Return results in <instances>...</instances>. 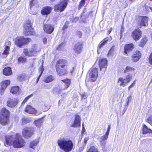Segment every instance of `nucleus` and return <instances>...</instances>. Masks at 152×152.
Masks as SVG:
<instances>
[{"instance_id":"f257e3e1","label":"nucleus","mask_w":152,"mask_h":152,"mask_svg":"<svg viewBox=\"0 0 152 152\" xmlns=\"http://www.w3.org/2000/svg\"><path fill=\"white\" fill-rule=\"evenodd\" d=\"M57 143L60 148L65 152H69L73 148L72 141L64 138H60L57 141Z\"/></svg>"},{"instance_id":"f03ea898","label":"nucleus","mask_w":152,"mask_h":152,"mask_svg":"<svg viewBox=\"0 0 152 152\" xmlns=\"http://www.w3.org/2000/svg\"><path fill=\"white\" fill-rule=\"evenodd\" d=\"M57 64L56 69L58 74L60 76L66 75L68 73L66 61L60 59L58 61Z\"/></svg>"},{"instance_id":"7ed1b4c3","label":"nucleus","mask_w":152,"mask_h":152,"mask_svg":"<svg viewBox=\"0 0 152 152\" xmlns=\"http://www.w3.org/2000/svg\"><path fill=\"white\" fill-rule=\"evenodd\" d=\"M32 25L30 21L28 20L26 22L24 25V29L23 31L24 34L26 36L34 35L35 33L32 27Z\"/></svg>"},{"instance_id":"20e7f679","label":"nucleus","mask_w":152,"mask_h":152,"mask_svg":"<svg viewBox=\"0 0 152 152\" xmlns=\"http://www.w3.org/2000/svg\"><path fill=\"white\" fill-rule=\"evenodd\" d=\"M25 141L21 136L18 134H16L13 141V146L15 148H21L24 145Z\"/></svg>"},{"instance_id":"39448f33","label":"nucleus","mask_w":152,"mask_h":152,"mask_svg":"<svg viewBox=\"0 0 152 152\" xmlns=\"http://www.w3.org/2000/svg\"><path fill=\"white\" fill-rule=\"evenodd\" d=\"M69 0H61L60 3L54 7L55 11L61 12L64 10L66 7Z\"/></svg>"},{"instance_id":"423d86ee","label":"nucleus","mask_w":152,"mask_h":152,"mask_svg":"<svg viewBox=\"0 0 152 152\" xmlns=\"http://www.w3.org/2000/svg\"><path fill=\"white\" fill-rule=\"evenodd\" d=\"M98 75V69L96 68L91 69L88 72L89 80L94 82L96 80Z\"/></svg>"},{"instance_id":"0eeeda50","label":"nucleus","mask_w":152,"mask_h":152,"mask_svg":"<svg viewBox=\"0 0 152 152\" xmlns=\"http://www.w3.org/2000/svg\"><path fill=\"white\" fill-rule=\"evenodd\" d=\"M34 129L31 127H26L24 128L22 130V135L26 138L31 137L34 134Z\"/></svg>"},{"instance_id":"6e6552de","label":"nucleus","mask_w":152,"mask_h":152,"mask_svg":"<svg viewBox=\"0 0 152 152\" xmlns=\"http://www.w3.org/2000/svg\"><path fill=\"white\" fill-rule=\"evenodd\" d=\"M40 50V48H38L37 46L35 45L29 50L26 49H24L23 52L25 55L28 56H31L34 55L36 53L39 52Z\"/></svg>"},{"instance_id":"1a4fd4ad","label":"nucleus","mask_w":152,"mask_h":152,"mask_svg":"<svg viewBox=\"0 0 152 152\" xmlns=\"http://www.w3.org/2000/svg\"><path fill=\"white\" fill-rule=\"evenodd\" d=\"M132 78V75L129 74L126 76V78L124 79L122 77L119 78L118 80V82L120 86L124 87L130 82Z\"/></svg>"},{"instance_id":"9d476101","label":"nucleus","mask_w":152,"mask_h":152,"mask_svg":"<svg viewBox=\"0 0 152 152\" xmlns=\"http://www.w3.org/2000/svg\"><path fill=\"white\" fill-rule=\"evenodd\" d=\"M30 39L24 38L23 37H18L15 39V44L18 46L20 47L25 44L31 41Z\"/></svg>"},{"instance_id":"9b49d317","label":"nucleus","mask_w":152,"mask_h":152,"mask_svg":"<svg viewBox=\"0 0 152 152\" xmlns=\"http://www.w3.org/2000/svg\"><path fill=\"white\" fill-rule=\"evenodd\" d=\"M25 111L28 113L34 114L37 115H40L42 113L41 111L37 110L31 106L28 105L25 108Z\"/></svg>"},{"instance_id":"f8f14e48","label":"nucleus","mask_w":152,"mask_h":152,"mask_svg":"<svg viewBox=\"0 0 152 152\" xmlns=\"http://www.w3.org/2000/svg\"><path fill=\"white\" fill-rule=\"evenodd\" d=\"M107 60L106 58H100L99 60V65L101 71L104 72L106 70L107 66Z\"/></svg>"},{"instance_id":"ddd939ff","label":"nucleus","mask_w":152,"mask_h":152,"mask_svg":"<svg viewBox=\"0 0 152 152\" xmlns=\"http://www.w3.org/2000/svg\"><path fill=\"white\" fill-rule=\"evenodd\" d=\"M18 102V100L16 98H10L7 101V106L10 107H15Z\"/></svg>"},{"instance_id":"4468645a","label":"nucleus","mask_w":152,"mask_h":152,"mask_svg":"<svg viewBox=\"0 0 152 152\" xmlns=\"http://www.w3.org/2000/svg\"><path fill=\"white\" fill-rule=\"evenodd\" d=\"M63 82L60 86V90H64L67 88L71 84V80L69 79H66L62 80Z\"/></svg>"},{"instance_id":"2eb2a0df","label":"nucleus","mask_w":152,"mask_h":152,"mask_svg":"<svg viewBox=\"0 0 152 152\" xmlns=\"http://www.w3.org/2000/svg\"><path fill=\"white\" fill-rule=\"evenodd\" d=\"M43 30L46 33L51 34L53 31L54 27L53 25L48 24H43Z\"/></svg>"},{"instance_id":"dca6fc26","label":"nucleus","mask_w":152,"mask_h":152,"mask_svg":"<svg viewBox=\"0 0 152 152\" xmlns=\"http://www.w3.org/2000/svg\"><path fill=\"white\" fill-rule=\"evenodd\" d=\"M108 138V136L105 134L98 137L97 139L99 142V144L102 148L105 147Z\"/></svg>"},{"instance_id":"f3484780","label":"nucleus","mask_w":152,"mask_h":152,"mask_svg":"<svg viewBox=\"0 0 152 152\" xmlns=\"http://www.w3.org/2000/svg\"><path fill=\"white\" fill-rule=\"evenodd\" d=\"M148 18L146 16L142 17L139 20L138 23L140 27L146 26L148 25Z\"/></svg>"},{"instance_id":"a211bd4d","label":"nucleus","mask_w":152,"mask_h":152,"mask_svg":"<svg viewBox=\"0 0 152 152\" xmlns=\"http://www.w3.org/2000/svg\"><path fill=\"white\" fill-rule=\"evenodd\" d=\"M141 36V32L139 29H135L132 33V37L135 41L139 40Z\"/></svg>"},{"instance_id":"6ab92c4d","label":"nucleus","mask_w":152,"mask_h":152,"mask_svg":"<svg viewBox=\"0 0 152 152\" xmlns=\"http://www.w3.org/2000/svg\"><path fill=\"white\" fill-rule=\"evenodd\" d=\"M81 118L78 115H75V121L71 125V126L73 127H77L80 126Z\"/></svg>"},{"instance_id":"aec40b11","label":"nucleus","mask_w":152,"mask_h":152,"mask_svg":"<svg viewBox=\"0 0 152 152\" xmlns=\"http://www.w3.org/2000/svg\"><path fill=\"white\" fill-rule=\"evenodd\" d=\"M83 43L81 42H79L76 44L73 48L75 53L77 54L81 53L83 48Z\"/></svg>"},{"instance_id":"412c9836","label":"nucleus","mask_w":152,"mask_h":152,"mask_svg":"<svg viewBox=\"0 0 152 152\" xmlns=\"http://www.w3.org/2000/svg\"><path fill=\"white\" fill-rule=\"evenodd\" d=\"M14 137L12 136H7L5 137V142L4 145L6 146L11 145H13V141Z\"/></svg>"},{"instance_id":"4be33fe9","label":"nucleus","mask_w":152,"mask_h":152,"mask_svg":"<svg viewBox=\"0 0 152 152\" xmlns=\"http://www.w3.org/2000/svg\"><path fill=\"white\" fill-rule=\"evenodd\" d=\"M10 112L5 107L2 108L0 112V117H9Z\"/></svg>"},{"instance_id":"5701e85b","label":"nucleus","mask_w":152,"mask_h":152,"mask_svg":"<svg viewBox=\"0 0 152 152\" xmlns=\"http://www.w3.org/2000/svg\"><path fill=\"white\" fill-rule=\"evenodd\" d=\"M0 122L1 124L3 125H7L10 123L9 117H0Z\"/></svg>"},{"instance_id":"b1692460","label":"nucleus","mask_w":152,"mask_h":152,"mask_svg":"<svg viewBox=\"0 0 152 152\" xmlns=\"http://www.w3.org/2000/svg\"><path fill=\"white\" fill-rule=\"evenodd\" d=\"M141 56V54L139 51H137L133 55L132 60L134 62L138 61Z\"/></svg>"},{"instance_id":"393cba45","label":"nucleus","mask_w":152,"mask_h":152,"mask_svg":"<svg viewBox=\"0 0 152 152\" xmlns=\"http://www.w3.org/2000/svg\"><path fill=\"white\" fill-rule=\"evenodd\" d=\"M52 8L50 7H46L41 10V13L43 15H48L50 13Z\"/></svg>"},{"instance_id":"a878e982","label":"nucleus","mask_w":152,"mask_h":152,"mask_svg":"<svg viewBox=\"0 0 152 152\" xmlns=\"http://www.w3.org/2000/svg\"><path fill=\"white\" fill-rule=\"evenodd\" d=\"M134 48V45L132 44H129L125 45L124 48V53L126 54L130 51L132 50Z\"/></svg>"},{"instance_id":"bb28decb","label":"nucleus","mask_w":152,"mask_h":152,"mask_svg":"<svg viewBox=\"0 0 152 152\" xmlns=\"http://www.w3.org/2000/svg\"><path fill=\"white\" fill-rule=\"evenodd\" d=\"M3 73L5 75H11L12 73L11 68L9 67L5 68L3 70Z\"/></svg>"},{"instance_id":"cd10ccee","label":"nucleus","mask_w":152,"mask_h":152,"mask_svg":"<svg viewBox=\"0 0 152 152\" xmlns=\"http://www.w3.org/2000/svg\"><path fill=\"white\" fill-rule=\"evenodd\" d=\"M108 40V38H106L99 44L98 46V53L99 51H100V49L107 42Z\"/></svg>"},{"instance_id":"c85d7f7f","label":"nucleus","mask_w":152,"mask_h":152,"mask_svg":"<svg viewBox=\"0 0 152 152\" xmlns=\"http://www.w3.org/2000/svg\"><path fill=\"white\" fill-rule=\"evenodd\" d=\"M142 133L144 134L147 133H152V130L148 128L144 124L143 127Z\"/></svg>"},{"instance_id":"c756f323","label":"nucleus","mask_w":152,"mask_h":152,"mask_svg":"<svg viewBox=\"0 0 152 152\" xmlns=\"http://www.w3.org/2000/svg\"><path fill=\"white\" fill-rule=\"evenodd\" d=\"M10 92L14 94H19L20 91L18 86H15L12 87L10 90Z\"/></svg>"},{"instance_id":"7c9ffc66","label":"nucleus","mask_w":152,"mask_h":152,"mask_svg":"<svg viewBox=\"0 0 152 152\" xmlns=\"http://www.w3.org/2000/svg\"><path fill=\"white\" fill-rule=\"evenodd\" d=\"M54 80L53 77L52 75H50L43 78V81L46 83L50 82Z\"/></svg>"},{"instance_id":"2f4dec72","label":"nucleus","mask_w":152,"mask_h":152,"mask_svg":"<svg viewBox=\"0 0 152 152\" xmlns=\"http://www.w3.org/2000/svg\"><path fill=\"white\" fill-rule=\"evenodd\" d=\"M43 118H42L41 119L34 121V123L37 126L39 127L41 126L43 122Z\"/></svg>"},{"instance_id":"473e14b6","label":"nucleus","mask_w":152,"mask_h":152,"mask_svg":"<svg viewBox=\"0 0 152 152\" xmlns=\"http://www.w3.org/2000/svg\"><path fill=\"white\" fill-rule=\"evenodd\" d=\"M10 83V81L9 80H6L3 81L1 82V87H4L6 88Z\"/></svg>"},{"instance_id":"72a5a7b5","label":"nucleus","mask_w":152,"mask_h":152,"mask_svg":"<svg viewBox=\"0 0 152 152\" xmlns=\"http://www.w3.org/2000/svg\"><path fill=\"white\" fill-rule=\"evenodd\" d=\"M38 142V141L37 140L32 141L30 143V147L33 149H34L37 145Z\"/></svg>"},{"instance_id":"f704fd0d","label":"nucleus","mask_w":152,"mask_h":152,"mask_svg":"<svg viewBox=\"0 0 152 152\" xmlns=\"http://www.w3.org/2000/svg\"><path fill=\"white\" fill-rule=\"evenodd\" d=\"M39 73H40V74L37 79V82H36L37 83H38V81L40 78V77H41L42 74V73L44 71V69L43 66H41L39 68Z\"/></svg>"},{"instance_id":"c9c22d12","label":"nucleus","mask_w":152,"mask_h":152,"mask_svg":"<svg viewBox=\"0 0 152 152\" xmlns=\"http://www.w3.org/2000/svg\"><path fill=\"white\" fill-rule=\"evenodd\" d=\"M39 73H40V74L37 79V82H36L37 83H38V81L40 78V77H41L42 74V73L44 71V69L43 66H41L39 68Z\"/></svg>"},{"instance_id":"e433bc0d","label":"nucleus","mask_w":152,"mask_h":152,"mask_svg":"<svg viewBox=\"0 0 152 152\" xmlns=\"http://www.w3.org/2000/svg\"><path fill=\"white\" fill-rule=\"evenodd\" d=\"M134 69L132 67L127 66L125 70H124V73H126L128 72H131L134 71Z\"/></svg>"},{"instance_id":"4c0bfd02","label":"nucleus","mask_w":152,"mask_h":152,"mask_svg":"<svg viewBox=\"0 0 152 152\" xmlns=\"http://www.w3.org/2000/svg\"><path fill=\"white\" fill-rule=\"evenodd\" d=\"M26 76L25 74H20L18 77V79L21 81H23L25 80Z\"/></svg>"},{"instance_id":"58836bf2","label":"nucleus","mask_w":152,"mask_h":152,"mask_svg":"<svg viewBox=\"0 0 152 152\" xmlns=\"http://www.w3.org/2000/svg\"><path fill=\"white\" fill-rule=\"evenodd\" d=\"M147 41V39L146 37L143 38L141 41L140 46L142 47H143L146 43Z\"/></svg>"},{"instance_id":"ea45409f","label":"nucleus","mask_w":152,"mask_h":152,"mask_svg":"<svg viewBox=\"0 0 152 152\" xmlns=\"http://www.w3.org/2000/svg\"><path fill=\"white\" fill-rule=\"evenodd\" d=\"M22 120V124H23L29 123L31 121V120L29 118H23Z\"/></svg>"},{"instance_id":"a19ab883","label":"nucleus","mask_w":152,"mask_h":152,"mask_svg":"<svg viewBox=\"0 0 152 152\" xmlns=\"http://www.w3.org/2000/svg\"><path fill=\"white\" fill-rule=\"evenodd\" d=\"M87 152H98L97 149L94 146H91Z\"/></svg>"},{"instance_id":"79ce46f5","label":"nucleus","mask_w":152,"mask_h":152,"mask_svg":"<svg viewBox=\"0 0 152 152\" xmlns=\"http://www.w3.org/2000/svg\"><path fill=\"white\" fill-rule=\"evenodd\" d=\"M18 61L19 63L20 62H24L26 61V58L24 57H20L18 58Z\"/></svg>"},{"instance_id":"37998d69","label":"nucleus","mask_w":152,"mask_h":152,"mask_svg":"<svg viewBox=\"0 0 152 152\" xmlns=\"http://www.w3.org/2000/svg\"><path fill=\"white\" fill-rule=\"evenodd\" d=\"M85 0H82L79 5L78 9L79 10L82 7H83L85 4Z\"/></svg>"},{"instance_id":"c03bdc74","label":"nucleus","mask_w":152,"mask_h":152,"mask_svg":"<svg viewBox=\"0 0 152 152\" xmlns=\"http://www.w3.org/2000/svg\"><path fill=\"white\" fill-rule=\"evenodd\" d=\"M10 50V49L8 48H5V49L4 51L3 52L2 54L3 55H5L7 56L8 55L9 53V51Z\"/></svg>"},{"instance_id":"a18cd8bd","label":"nucleus","mask_w":152,"mask_h":152,"mask_svg":"<svg viewBox=\"0 0 152 152\" xmlns=\"http://www.w3.org/2000/svg\"><path fill=\"white\" fill-rule=\"evenodd\" d=\"M11 45V42L10 41H7L5 42V48H8L10 49Z\"/></svg>"},{"instance_id":"49530a36","label":"nucleus","mask_w":152,"mask_h":152,"mask_svg":"<svg viewBox=\"0 0 152 152\" xmlns=\"http://www.w3.org/2000/svg\"><path fill=\"white\" fill-rule=\"evenodd\" d=\"M64 46V43H61L57 48V50H61Z\"/></svg>"},{"instance_id":"de8ad7c7","label":"nucleus","mask_w":152,"mask_h":152,"mask_svg":"<svg viewBox=\"0 0 152 152\" xmlns=\"http://www.w3.org/2000/svg\"><path fill=\"white\" fill-rule=\"evenodd\" d=\"M147 122L152 126V115L148 118Z\"/></svg>"},{"instance_id":"09e8293b","label":"nucleus","mask_w":152,"mask_h":152,"mask_svg":"<svg viewBox=\"0 0 152 152\" xmlns=\"http://www.w3.org/2000/svg\"><path fill=\"white\" fill-rule=\"evenodd\" d=\"M33 95L32 94H31V95L28 96L27 97H26L23 100L22 103H25L27 100L29 99Z\"/></svg>"},{"instance_id":"8fccbe9b","label":"nucleus","mask_w":152,"mask_h":152,"mask_svg":"<svg viewBox=\"0 0 152 152\" xmlns=\"http://www.w3.org/2000/svg\"><path fill=\"white\" fill-rule=\"evenodd\" d=\"M36 2V0H32L31 1L30 3V6L31 8L32 7V6L34 5V4Z\"/></svg>"},{"instance_id":"3c124183","label":"nucleus","mask_w":152,"mask_h":152,"mask_svg":"<svg viewBox=\"0 0 152 152\" xmlns=\"http://www.w3.org/2000/svg\"><path fill=\"white\" fill-rule=\"evenodd\" d=\"M110 129V125H108V128L107 129V131L106 132L105 134V135L108 136Z\"/></svg>"},{"instance_id":"603ef678","label":"nucleus","mask_w":152,"mask_h":152,"mask_svg":"<svg viewBox=\"0 0 152 152\" xmlns=\"http://www.w3.org/2000/svg\"><path fill=\"white\" fill-rule=\"evenodd\" d=\"M5 89L6 88L4 87H1V88H0V93L1 95H3L4 91Z\"/></svg>"},{"instance_id":"864d4df0","label":"nucleus","mask_w":152,"mask_h":152,"mask_svg":"<svg viewBox=\"0 0 152 152\" xmlns=\"http://www.w3.org/2000/svg\"><path fill=\"white\" fill-rule=\"evenodd\" d=\"M149 62L150 63L152 64V53L151 54L149 58Z\"/></svg>"},{"instance_id":"5fc2aeb1","label":"nucleus","mask_w":152,"mask_h":152,"mask_svg":"<svg viewBox=\"0 0 152 152\" xmlns=\"http://www.w3.org/2000/svg\"><path fill=\"white\" fill-rule=\"evenodd\" d=\"M68 22H66L63 26V30H65V29L67 28L68 27Z\"/></svg>"},{"instance_id":"6e6d98bb","label":"nucleus","mask_w":152,"mask_h":152,"mask_svg":"<svg viewBox=\"0 0 152 152\" xmlns=\"http://www.w3.org/2000/svg\"><path fill=\"white\" fill-rule=\"evenodd\" d=\"M78 18L77 17H75L73 19V20H71V21L72 22H76L78 21Z\"/></svg>"},{"instance_id":"4d7b16f0","label":"nucleus","mask_w":152,"mask_h":152,"mask_svg":"<svg viewBox=\"0 0 152 152\" xmlns=\"http://www.w3.org/2000/svg\"><path fill=\"white\" fill-rule=\"evenodd\" d=\"M131 99H132V96H130L127 97V99L126 100V101L127 102V105H129V102L131 100Z\"/></svg>"},{"instance_id":"13d9d810","label":"nucleus","mask_w":152,"mask_h":152,"mask_svg":"<svg viewBox=\"0 0 152 152\" xmlns=\"http://www.w3.org/2000/svg\"><path fill=\"white\" fill-rule=\"evenodd\" d=\"M77 35L80 38L82 35V33L80 31H78L77 33Z\"/></svg>"},{"instance_id":"bf43d9fd","label":"nucleus","mask_w":152,"mask_h":152,"mask_svg":"<svg viewBox=\"0 0 152 152\" xmlns=\"http://www.w3.org/2000/svg\"><path fill=\"white\" fill-rule=\"evenodd\" d=\"M85 145H83L81 146L80 148L79 149V152H80L83 151V149H84V147L85 146Z\"/></svg>"},{"instance_id":"052dcab7","label":"nucleus","mask_w":152,"mask_h":152,"mask_svg":"<svg viewBox=\"0 0 152 152\" xmlns=\"http://www.w3.org/2000/svg\"><path fill=\"white\" fill-rule=\"evenodd\" d=\"M88 139L89 138L88 137H86L84 139L83 145H86L87 141L88 140Z\"/></svg>"},{"instance_id":"680f3d73","label":"nucleus","mask_w":152,"mask_h":152,"mask_svg":"<svg viewBox=\"0 0 152 152\" xmlns=\"http://www.w3.org/2000/svg\"><path fill=\"white\" fill-rule=\"evenodd\" d=\"M135 81H134L133 83L129 87L128 90L129 91L130 90V88L134 87V85L135 84Z\"/></svg>"},{"instance_id":"e2e57ef3","label":"nucleus","mask_w":152,"mask_h":152,"mask_svg":"<svg viewBox=\"0 0 152 152\" xmlns=\"http://www.w3.org/2000/svg\"><path fill=\"white\" fill-rule=\"evenodd\" d=\"M81 96H82V99H86V98H87V97L86 96V95H85V94L84 93V94H82L81 95Z\"/></svg>"},{"instance_id":"0e129e2a","label":"nucleus","mask_w":152,"mask_h":152,"mask_svg":"<svg viewBox=\"0 0 152 152\" xmlns=\"http://www.w3.org/2000/svg\"><path fill=\"white\" fill-rule=\"evenodd\" d=\"M43 41L44 44H46L47 42V39L46 38H44L43 39Z\"/></svg>"},{"instance_id":"69168bd1","label":"nucleus","mask_w":152,"mask_h":152,"mask_svg":"<svg viewBox=\"0 0 152 152\" xmlns=\"http://www.w3.org/2000/svg\"><path fill=\"white\" fill-rule=\"evenodd\" d=\"M124 28L123 26H122L121 30V34L123 33L124 31Z\"/></svg>"},{"instance_id":"338daca9","label":"nucleus","mask_w":152,"mask_h":152,"mask_svg":"<svg viewBox=\"0 0 152 152\" xmlns=\"http://www.w3.org/2000/svg\"><path fill=\"white\" fill-rule=\"evenodd\" d=\"M66 95L67 94L66 93H63L61 95V96L63 98H65L66 97Z\"/></svg>"},{"instance_id":"774afa93","label":"nucleus","mask_w":152,"mask_h":152,"mask_svg":"<svg viewBox=\"0 0 152 152\" xmlns=\"http://www.w3.org/2000/svg\"><path fill=\"white\" fill-rule=\"evenodd\" d=\"M112 28H110V29L108 31H107V34H109L111 32V31H112Z\"/></svg>"}]
</instances>
